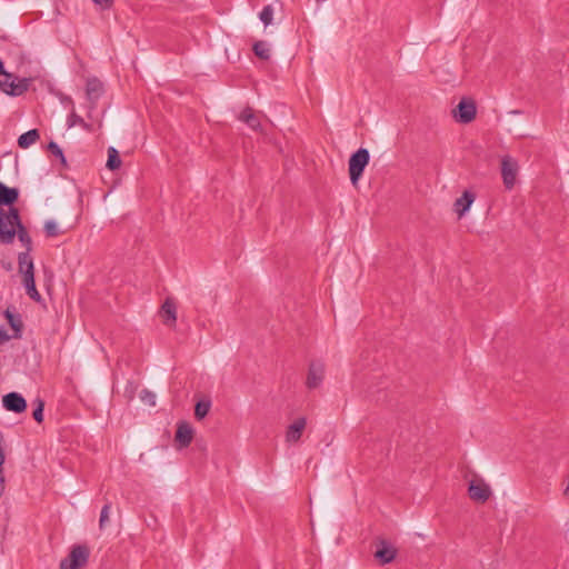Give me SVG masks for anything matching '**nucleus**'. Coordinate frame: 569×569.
Wrapping results in <instances>:
<instances>
[{"label": "nucleus", "mask_w": 569, "mask_h": 569, "mask_svg": "<svg viewBox=\"0 0 569 569\" xmlns=\"http://www.w3.org/2000/svg\"><path fill=\"white\" fill-rule=\"evenodd\" d=\"M161 315L163 317V323L169 327H174L177 321V306L174 301L167 298L161 306Z\"/></svg>", "instance_id": "nucleus-14"}, {"label": "nucleus", "mask_w": 569, "mask_h": 569, "mask_svg": "<svg viewBox=\"0 0 569 569\" xmlns=\"http://www.w3.org/2000/svg\"><path fill=\"white\" fill-rule=\"evenodd\" d=\"M0 89L9 96H20L24 91H27L28 84L26 79L16 83L14 78L11 73L7 71H1Z\"/></svg>", "instance_id": "nucleus-4"}, {"label": "nucleus", "mask_w": 569, "mask_h": 569, "mask_svg": "<svg viewBox=\"0 0 569 569\" xmlns=\"http://www.w3.org/2000/svg\"><path fill=\"white\" fill-rule=\"evenodd\" d=\"M16 234L18 236L19 241L24 246L26 251L31 252L32 240L28 233V230L21 222L19 210L17 208H10L8 210L0 208L1 243H12Z\"/></svg>", "instance_id": "nucleus-1"}, {"label": "nucleus", "mask_w": 569, "mask_h": 569, "mask_svg": "<svg viewBox=\"0 0 569 569\" xmlns=\"http://www.w3.org/2000/svg\"><path fill=\"white\" fill-rule=\"evenodd\" d=\"M477 108L472 100L462 99L456 110L453 117L460 123H469L476 118Z\"/></svg>", "instance_id": "nucleus-5"}, {"label": "nucleus", "mask_w": 569, "mask_h": 569, "mask_svg": "<svg viewBox=\"0 0 569 569\" xmlns=\"http://www.w3.org/2000/svg\"><path fill=\"white\" fill-rule=\"evenodd\" d=\"M375 557L382 563L391 562L396 557V550L385 540H381L375 552Z\"/></svg>", "instance_id": "nucleus-15"}, {"label": "nucleus", "mask_w": 569, "mask_h": 569, "mask_svg": "<svg viewBox=\"0 0 569 569\" xmlns=\"http://www.w3.org/2000/svg\"><path fill=\"white\" fill-rule=\"evenodd\" d=\"M325 366L321 362H311L307 376V387L315 389L319 387L323 380Z\"/></svg>", "instance_id": "nucleus-9"}, {"label": "nucleus", "mask_w": 569, "mask_h": 569, "mask_svg": "<svg viewBox=\"0 0 569 569\" xmlns=\"http://www.w3.org/2000/svg\"><path fill=\"white\" fill-rule=\"evenodd\" d=\"M67 124L68 127H71V113L67 116Z\"/></svg>", "instance_id": "nucleus-36"}, {"label": "nucleus", "mask_w": 569, "mask_h": 569, "mask_svg": "<svg viewBox=\"0 0 569 569\" xmlns=\"http://www.w3.org/2000/svg\"><path fill=\"white\" fill-rule=\"evenodd\" d=\"M48 150L59 159L60 163L63 166V168H68V161H67V158L62 151V149L59 147L58 143H56L54 141H50L48 143Z\"/></svg>", "instance_id": "nucleus-24"}, {"label": "nucleus", "mask_w": 569, "mask_h": 569, "mask_svg": "<svg viewBox=\"0 0 569 569\" xmlns=\"http://www.w3.org/2000/svg\"><path fill=\"white\" fill-rule=\"evenodd\" d=\"M475 199L476 194L469 190L463 191L461 197L456 199L453 203V209L459 218L466 214V212L470 209L471 204L473 203Z\"/></svg>", "instance_id": "nucleus-11"}, {"label": "nucleus", "mask_w": 569, "mask_h": 569, "mask_svg": "<svg viewBox=\"0 0 569 569\" xmlns=\"http://www.w3.org/2000/svg\"><path fill=\"white\" fill-rule=\"evenodd\" d=\"M18 266H19V273L22 276V279H26V277H34V266L33 260L30 256V252L23 251L20 252L18 256Z\"/></svg>", "instance_id": "nucleus-12"}, {"label": "nucleus", "mask_w": 569, "mask_h": 569, "mask_svg": "<svg viewBox=\"0 0 569 569\" xmlns=\"http://www.w3.org/2000/svg\"><path fill=\"white\" fill-rule=\"evenodd\" d=\"M103 83L96 77L88 78L86 81V98L93 106L103 94Z\"/></svg>", "instance_id": "nucleus-7"}, {"label": "nucleus", "mask_w": 569, "mask_h": 569, "mask_svg": "<svg viewBox=\"0 0 569 569\" xmlns=\"http://www.w3.org/2000/svg\"><path fill=\"white\" fill-rule=\"evenodd\" d=\"M193 438V429L187 422L178 423V428L176 431L174 440L180 448L188 447Z\"/></svg>", "instance_id": "nucleus-10"}, {"label": "nucleus", "mask_w": 569, "mask_h": 569, "mask_svg": "<svg viewBox=\"0 0 569 569\" xmlns=\"http://www.w3.org/2000/svg\"><path fill=\"white\" fill-rule=\"evenodd\" d=\"M22 284L26 288L27 295L34 301L39 302L41 300V295L36 288L34 277H26L22 279Z\"/></svg>", "instance_id": "nucleus-21"}, {"label": "nucleus", "mask_w": 569, "mask_h": 569, "mask_svg": "<svg viewBox=\"0 0 569 569\" xmlns=\"http://www.w3.org/2000/svg\"><path fill=\"white\" fill-rule=\"evenodd\" d=\"M306 419L305 418H298L295 420L289 427L286 432V440L288 442H297L306 428Z\"/></svg>", "instance_id": "nucleus-17"}, {"label": "nucleus", "mask_w": 569, "mask_h": 569, "mask_svg": "<svg viewBox=\"0 0 569 569\" xmlns=\"http://www.w3.org/2000/svg\"><path fill=\"white\" fill-rule=\"evenodd\" d=\"M2 406L7 411L22 413L27 410V400L21 393L11 391L2 397Z\"/></svg>", "instance_id": "nucleus-6"}, {"label": "nucleus", "mask_w": 569, "mask_h": 569, "mask_svg": "<svg viewBox=\"0 0 569 569\" xmlns=\"http://www.w3.org/2000/svg\"><path fill=\"white\" fill-rule=\"evenodd\" d=\"M90 548L86 545H73V569H80L88 562Z\"/></svg>", "instance_id": "nucleus-16"}, {"label": "nucleus", "mask_w": 569, "mask_h": 569, "mask_svg": "<svg viewBox=\"0 0 569 569\" xmlns=\"http://www.w3.org/2000/svg\"><path fill=\"white\" fill-rule=\"evenodd\" d=\"M253 52L262 60H268L270 58V48L264 41H257L253 44Z\"/></svg>", "instance_id": "nucleus-23"}, {"label": "nucleus", "mask_w": 569, "mask_h": 569, "mask_svg": "<svg viewBox=\"0 0 569 569\" xmlns=\"http://www.w3.org/2000/svg\"><path fill=\"white\" fill-rule=\"evenodd\" d=\"M140 399L143 403L148 405V406H156V395L148 390V389H143L141 392H140Z\"/></svg>", "instance_id": "nucleus-31"}, {"label": "nucleus", "mask_w": 569, "mask_h": 569, "mask_svg": "<svg viewBox=\"0 0 569 569\" xmlns=\"http://www.w3.org/2000/svg\"><path fill=\"white\" fill-rule=\"evenodd\" d=\"M60 569H71V551L61 560Z\"/></svg>", "instance_id": "nucleus-33"}, {"label": "nucleus", "mask_w": 569, "mask_h": 569, "mask_svg": "<svg viewBox=\"0 0 569 569\" xmlns=\"http://www.w3.org/2000/svg\"><path fill=\"white\" fill-rule=\"evenodd\" d=\"M19 198V190L17 188H10L0 181V207L7 206L10 208H14L13 203L17 202Z\"/></svg>", "instance_id": "nucleus-13"}, {"label": "nucleus", "mask_w": 569, "mask_h": 569, "mask_svg": "<svg viewBox=\"0 0 569 569\" xmlns=\"http://www.w3.org/2000/svg\"><path fill=\"white\" fill-rule=\"evenodd\" d=\"M259 18L266 27L271 24L273 19V8L270 4L264 6L259 14Z\"/></svg>", "instance_id": "nucleus-27"}, {"label": "nucleus", "mask_w": 569, "mask_h": 569, "mask_svg": "<svg viewBox=\"0 0 569 569\" xmlns=\"http://www.w3.org/2000/svg\"><path fill=\"white\" fill-rule=\"evenodd\" d=\"M4 317H6L9 326L13 330L12 337L14 339H20L22 336V329H23V322H22L20 315H14L9 309H7L4 311Z\"/></svg>", "instance_id": "nucleus-18"}, {"label": "nucleus", "mask_w": 569, "mask_h": 569, "mask_svg": "<svg viewBox=\"0 0 569 569\" xmlns=\"http://www.w3.org/2000/svg\"><path fill=\"white\" fill-rule=\"evenodd\" d=\"M210 407H211L210 401H198L194 407L196 418L199 420L203 419L208 415Z\"/></svg>", "instance_id": "nucleus-26"}, {"label": "nucleus", "mask_w": 569, "mask_h": 569, "mask_svg": "<svg viewBox=\"0 0 569 569\" xmlns=\"http://www.w3.org/2000/svg\"><path fill=\"white\" fill-rule=\"evenodd\" d=\"M369 151L365 148H360L351 154L349 159V176L352 184H356L361 178L365 168L369 163Z\"/></svg>", "instance_id": "nucleus-2"}, {"label": "nucleus", "mask_w": 569, "mask_h": 569, "mask_svg": "<svg viewBox=\"0 0 569 569\" xmlns=\"http://www.w3.org/2000/svg\"><path fill=\"white\" fill-rule=\"evenodd\" d=\"M101 10L110 9L112 0H92Z\"/></svg>", "instance_id": "nucleus-32"}, {"label": "nucleus", "mask_w": 569, "mask_h": 569, "mask_svg": "<svg viewBox=\"0 0 569 569\" xmlns=\"http://www.w3.org/2000/svg\"><path fill=\"white\" fill-rule=\"evenodd\" d=\"M3 433L0 430V497L4 491V477H3V463L6 461L4 451L2 449Z\"/></svg>", "instance_id": "nucleus-25"}, {"label": "nucleus", "mask_w": 569, "mask_h": 569, "mask_svg": "<svg viewBox=\"0 0 569 569\" xmlns=\"http://www.w3.org/2000/svg\"><path fill=\"white\" fill-rule=\"evenodd\" d=\"M106 166L110 170H117L121 166L119 152L114 147L108 148V160Z\"/></svg>", "instance_id": "nucleus-22"}, {"label": "nucleus", "mask_w": 569, "mask_h": 569, "mask_svg": "<svg viewBox=\"0 0 569 569\" xmlns=\"http://www.w3.org/2000/svg\"><path fill=\"white\" fill-rule=\"evenodd\" d=\"M111 510V503L107 502L100 512V519H99V527L100 529H104L107 525L109 523V515Z\"/></svg>", "instance_id": "nucleus-29"}, {"label": "nucleus", "mask_w": 569, "mask_h": 569, "mask_svg": "<svg viewBox=\"0 0 569 569\" xmlns=\"http://www.w3.org/2000/svg\"><path fill=\"white\" fill-rule=\"evenodd\" d=\"M10 339V336L4 331L0 330V343H3Z\"/></svg>", "instance_id": "nucleus-35"}, {"label": "nucleus", "mask_w": 569, "mask_h": 569, "mask_svg": "<svg viewBox=\"0 0 569 569\" xmlns=\"http://www.w3.org/2000/svg\"><path fill=\"white\" fill-rule=\"evenodd\" d=\"M519 166L516 159L505 156L501 159V177L507 190H511L517 181Z\"/></svg>", "instance_id": "nucleus-3"}, {"label": "nucleus", "mask_w": 569, "mask_h": 569, "mask_svg": "<svg viewBox=\"0 0 569 569\" xmlns=\"http://www.w3.org/2000/svg\"><path fill=\"white\" fill-rule=\"evenodd\" d=\"M469 497L477 502H485L491 495L490 487L483 481H471L468 488Z\"/></svg>", "instance_id": "nucleus-8"}, {"label": "nucleus", "mask_w": 569, "mask_h": 569, "mask_svg": "<svg viewBox=\"0 0 569 569\" xmlns=\"http://www.w3.org/2000/svg\"><path fill=\"white\" fill-rule=\"evenodd\" d=\"M44 232L47 237H57L61 233V231L58 228V224L52 220H49L44 223Z\"/></svg>", "instance_id": "nucleus-30"}, {"label": "nucleus", "mask_w": 569, "mask_h": 569, "mask_svg": "<svg viewBox=\"0 0 569 569\" xmlns=\"http://www.w3.org/2000/svg\"><path fill=\"white\" fill-rule=\"evenodd\" d=\"M40 139V133L38 129H31L24 133H22L18 138V146L22 149L29 148L31 144L36 143Z\"/></svg>", "instance_id": "nucleus-20"}, {"label": "nucleus", "mask_w": 569, "mask_h": 569, "mask_svg": "<svg viewBox=\"0 0 569 569\" xmlns=\"http://www.w3.org/2000/svg\"><path fill=\"white\" fill-rule=\"evenodd\" d=\"M239 120L244 122L252 130L258 131L260 129L259 116L249 107L244 108L240 114Z\"/></svg>", "instance_id": "nucleus-19"}, {"label": "nucleus", "mask_w": 569, "mask_h": 569, "mask_svg": "<svg viewBox=\"0 0 569 569\" xmlns=\"http://www.w3.org/2000/svg\"><path fill=\"white\" fill-rule=\"evenodd\" d=\"M34 403L36 408L33 409L32 417L38 423H41L43 421L44 401L40 398H37Z\"/></svg>", "instance_id": "nucleus-28"}, {"label": "nucleus", "mask_w": 569, "mask_h": 569, "mask_svg": "<svg viewBox=\"0 0 569 569\" xmlns=\"http://www.w3.org/2000/svg\"><path fill=\"white\" fill-rule=\"evenodd\" d=\"M72 123H73V127H74V126H82V124H84V121H83V119H81L79 116H77V114L73 112V120H72Z\"/></svg>", "instance_id": "nucleus-34"}]
</instances>
